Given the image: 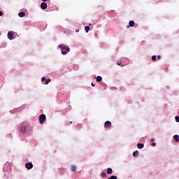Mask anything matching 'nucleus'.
Returning <instances> with one entry per match:
<instances>
[{"mask_svg":"<svg viewBox=\"0 0 179 179\" xmlns=\"http://www.w3.org/2000/svg\"><path fill=\"white\" fill-rule=\"evenodd\" d=\"M108 179H117V178L115 176H112L110 178H108Z\"/></svg>","mask_w":179,"mask_h":179,"instance_id":"obj_19","label":"nucleus"},{"mask_svg":"<svg viewBox=\"0 0 179 179\" xmlns=\"http://www.w3.org/2000/svg\"><path fill=\"white\" fill-rule=\"evenodd\" d=\"M103 80V78L101 76H99L96 77V82H101Z\"/></svg>","mask_w":179,"mask_h":179,"instance_id":"obj_14","label":"nucleus"},{"mask_svg":"<svg viewBox=\"0 0 179 179\" xmlns=\"http://www.w3.org/2000/svg\"><path fill=\"white\" fill-rule=\"evenodd\" d=\"M25 15H26V13H24V12H20L18 13V16L20 17H24Z\"/></svg>","mask_w":179,"mask_h":179,"instance_id":"obj_10","label":"nucleus"},{"mask_svg":"<svg viewBox=\"0 0 179 179\" xmlns=\"http://www.w3.org/2000/svg\"><path fill=\"white\" fill-rule=\"evenodd\" d=\"M175 119L176 122H179V116H176Z\"/></svg>","mask_w":179,"mask_h":179,"instance_id":"obj_21","label":"nucleus"},{"mask_svg":"<svg viewBox=\"0 0 179 179\" xmlns=\"http://www.w3.org/2000/svg\"><path fill=\"white\" fill-rule=\"evenodd\" d=\"M50 82H51V79H50V78L47 79V80H45L44 85H48V83H50Z\"/></svg>","mask_w":179,"mask_h":179,"instance_id":"obj_16","label":"nucleus"},{"mask_svg":"<svg viewBox=\"0 0 179 179\" xmlns=\"http://www.w3.org/2000/svg\"><path fill=\"white\" fill-rule=\"evenodd\" d=\"M133 156L134 157H138V156H139V151L136 150L135 152H133Z\"/></svg>","mask_w":179,"mask_h":179,"instance_id":"obj_9","label":"nucleus"},{"mask_svg":"<svg viewBox=\"0 0 179 179\" xmlns=\"http://www.w3.org/2000/svg\"><path fill=\"white\" fill-rule=\"evenodd\" d=\"M71 171H76V166H71Z\"/></svg>","mask_w":179,"mask_h":179,"instance_id":"obj_18","label":"nucleus"},{"mask_svg":"<svg viewBox=\"0 0 179 179\" xmlns=\"http://www.w3.org/2000/svg\"><path fill=\"white\" fill-rule=\"evenodd\" d=\"M3 15V13H2V11L0 10V16H2Z\"/></svg>","mask_w":179,"mask_h":179,"instance_id":"obj_27","label":"nucleus"},{"mask_svg":"<svg viewBox=\"0 0 179 179\" xmlns=\"http://www.w3.org/2000/svg\"><path fill=\"white\" fill-rule=\"evenodd\" d=\"M7 36L9 40H13V33H12V31H8Z\"/></svg>","mask_w":179,"mask_h":179,"instance_id":"obj_6","label":"nucleus"},{"mask_svg":"<svg viewBox=\"0 0 179 179\" xmlns=\"http://www.w3.org/2000/svg\"><path fill=\"white\" fill-rule=\"evenodd\" d=\"M111 125V122L110 121H106L105 122L104 127L105 128H110V126Z\"/></svg>","mask_w":179,"mask_h":179,"instance_id":"obj_7","label":"nucleus"},{"mask_svg":"<svg viewBox=\"0 0 179 179\" xmlns=\"http://www.w3.org/2000/svg\"><path fill=\"white\" fill-rule=\"evenodd\" d=\"M43 2H47L48 0H42Z\"/></svg>","mask_w":179,"mask_h":179,"instance_id":"obj_29","label":"nucleus"},{"mask_svg":"<svg viewBox=\"0 0 179 179\" xmlns=\"http://www.w3.org/2000/svg\"><path fill=\"white\" fill-rule=\"evenodd\" d=\"M106 176H107V174H106V173H104V172H102V173H101V177L102 178H105Z\"/></svg>","mask_w":179,"mask_h":179,"instance_id":"obj_17","label":"nucleus"},{"mask_svg":"<svg viewBox=\"0 0 179 179\" xmlns=\"http://www.w3.org/2000/svg\"><path fill=\"white\" fill-rule=\"evenodd\" d=\"M151 146H156V143H152Z\"/></svg>","mask_w":179,"mask_h":179,"instance_id":"obj_23","label":"nucleus"},{"mask_svg":"<svg viewBox=\"0 0 179 179\" xmlns=\"http://www.w3.org/2000/svg\"><path fill=\"white\" fill-rule=\"evenodd\" d=\"M157 59H160L162 58V57L160 55H157Z\"/></svg>","mask_w":179,"mask_h":179,"instance_id":"obj_24","label":"nucleus"},{"mask_svg":"<svg viewBox=\"0 0 179 179\" xmlns=\"http://www.w3.org/2000/svg\"><path fill=\"white\" fill-rule=\"evenodd\" d=\"M41 80H42V82H45V77H43V78H41Z\"/></svg>","mask_w":179,"mask_h":179,"instance_id":"obj_22","label":"nucleus"},{"mask_svg":"<svg viewBox=\"0 0 179 179\" xmlns=\"http://www.w3.org/2000/svg\"><path fill=\"white\" fill-rule=\"evenodd\" d=\"M85 32H86V33H89V30H90V27L86 26V27H85Z\"/></svg>","mask_w":179,"mask_h":179,"instance_id":"obj_15","label":"nucleus"},{"mask_svg":"<svg viewBox=\"0 0 179 179\" xmlns=\"http://www.w3.org/2000/svg\"><path fill=\"white\" fill-rule=\"evenodd\" d=\"M78 31H79L78 29H76V33H78Z\"/></svg>","mask_w":179,"mask_h":179,"instance_id":"obj_30","label":"nucleus"},{"mask_svg":"<svg viewBox=\"0 0 179 179\" xmlns=\"http://www.w3.org/2000/svg\"><path fill=\"white\" fill-rule=\"evenodd\" d=\"M145 145L143 143H138L137 144V148H138V149H143Z\"/></svg>","mask_w":179,"mask_h":179,"instance_id":"obj_8","label":"nucleus"},{"mask_svg":"<svg viewBox=\"0 0 179 179\" xmlns=\"http://www.w3.org/2000/svg\"><path fill=\"white\" fill-rule=\"evenodd\" d=\"M58 47L59 48H60L62 55H66V53L71 51V48H69V46L65 44H60Z\"/></svg>","mask_w":179,"mask_h":179,"instance_id":"obj_1","label":"nucleus"},{"mask_svg":"<svg viewBox=\"0 0 179 179\" xmlns=\"http://www.w3.org/2000/svg\"><path fill=\"white\" fill-rule=\"evenodd\" d=\"M173 138L176 141V142H179V136L176 134L173 136Z\"/></svg>","mask_w":179,"mask_h":179,"instance_id":"obj_12","label":"nucleus"},{"mask_svg":"<svg viewBox=\"0 0 179 179\" xmlns=\"http://www.w3.org/2000/svg\"><path fill=\"white\" fill-rule=\"evenodd\" d=\"M122 62H117V65H122Z\"/></svg>","mask_w":179,"mask_h":179,"instance_id":"obj_25","label":"nucleus"},{"mask_svg":"<svg viewBox=\"0 0 179 179\" xmlns=\"http://www.w3.org/2000/svg\"><path fill=\"white\" fill-rule=\"evenodd\" d=\"M91 85H92V87H94V86H96V85L94 83H92Z\"/></svg>","mask_w":179,"mask_h":179,"instance_id":"obj_26","label":"nucleus"},{"mask_svg":"<svg viewBox=\"0 0 179 179\" xmlns=\"http://www.w3.org/2000/svg\"><path fill=\"white\" fill-rule=\"evenodd\" d=\"M129 27H134V26H135V22H134V21H130V22H129Z\"/></svg>","mask_w":179,"mask_h":179,"instance_id":"obj_13","label":"nucleus"},{"mask_svg":"<svg viewBox=\"0 0 179 179\" xmlns=\"http://www.w3.org/2000/svg\"><path fill=\"white\" fill-rule=\"evenodd\" d=\"M156 55H153L152 57V61H156Z\"/></svg>","mask_w":179,"mask_h":179,"instance_id":"obj_20","label":"nucleus"},{"mask_svg":"<svg viewBox=\"0 0 179 179\" xmlns=\"http://www.w3.org/2000/svg\"><path fill=\"white\" fill-rule=\"evenodd\" d=\"M25 167L27 170H31V169H33V164L28 162L25 164Z\"/></svg>","mask_w":179,"mask_h":179,"instance_id":"obj_4","label":"nucleus"},{"mask_svg":"<svg viewBox=\"0 0 179 179\" xmlns=\"http://www.w3.org/2000/svg\"><path fill=\"white\" fill-rule=\"evenodd\" d=\"M26 128H27V124L26 122H23L20 125V131L22 134H26Z\"/></svg>","mask_w":179,"mask_h":179,"instance_id":"obj_2","label":"nucleus"},{"mask_svg":"<svg viewBox=\"0 0 179 179\" xmlns=\"http://www.w3.org/2000/svg\"><path fill=\"white\" fill-rule=\"evenodd\" d=\"M150 141L151 142H155V138H151Z\"/></svg>","mask_w":179,"mask_h":179,"instance_id":"obj_28","label":"nucleus"},{"mask_svg":"<svg viewBox=\"0 0 179 179\" xmlns=\"http://www.w3.org/2000/svg\"><path fill=\"white\" fill-rule=\"evenodd\" d=\"M106 172H107V174H113V169L108 168Z\"/></svg>","mask_w":179,"mask_h":179,"instance_id":"obj_11","label":"nucleus"},{"mask_svg":"<svg viewBox=\"0 0 179 179\" xmlns=\"http://www.w3.org/2000/svg\"><path fill=\"white\" fill-rule=\"evenodd\" d=\"M46 117H45V115L44 114H42L39 116V122L40 124H44V121H45L46 120Z\"/></svg>","mask_w":179,"mask_h":179,"instance_id":"obj_3","label":"nucleus"},{"mask_svg":"<svg viewBox=\"0 0 179 179\" xmlns=\"http://www.w3.org/2000/svg\"><path fill=\"white\" fill-rule=\"evenodd\" d=\"M48 8L47 3L45 2H42L41 3V8L43 9V10H45Z\"/></svg>","mask_w":179,"mask_h":179,"instance_id":"obj_5","label":"nucleus"}]
</instances>
